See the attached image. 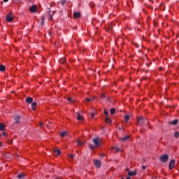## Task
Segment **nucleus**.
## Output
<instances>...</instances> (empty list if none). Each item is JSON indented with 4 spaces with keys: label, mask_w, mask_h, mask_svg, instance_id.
Here are the masks:
<instances>
[{
    "label": "nucleus",
    "mask_w": 179,
    "mask_h": 179,
    "mask_svg": "<svg viewBox=\"0 0 179 179\" xmlns=\"http://www.w3.org/2000/svg\"><path fill=\"white\" fill-rule=\"evenodd\" d=\"M92 141L95 146H100L101 145V140L99 137L94 138Z\"/></svg>",
    "instance_id": "nucleus-1"
},
{
    "label": "nucleus",
    "mask_w": 179,
    "mask_h": 179,
    "mask_svg": "<svg viewBox=\"0 0 179 179\" xmlns=\"http://www.w3.org/2000/svg\"><path fill=\"white\" fill-rule=\"evenodd\" d=\"M160 161L162 162V163H167V162H169V155H162Z\"/></svg>",
    "instance_id": "nucleus-2"
},
{
    "label": "nucleus",
    "mask_w": 179,
    "mask_h": 179,
    "mask_svg": "<svg viewBox=\"0 0 179 179\" xmlns=\"http://www.w3.org/2000/svg\"><path fill=\"white\" fill-rule=\"evenodd\" d=\"M176 166V159H172L171 160L169 166V170H173Z\"/></svg>",
    "instance_id": "nucleus-3"
},
{
    "label": "nucleus",
    "mask_w": 179,
    "mask_h": 179,
    "mask_svg": "<svg viewBox=\"0 0 179 179\" xmlns=\"http://www.w3.org/2000/svg\"><path fill=\"white\" fill-rule=\"evenodd\" d=\"M146 120H143V117H140L138 119V124L143 125V124H146Z\"/></svg>",
    "instance_id": "nucleus-4"
},
{
    "label": "nucleus",
    "mask_w": 179,
    "mask_h": 179,
    "mask_svg": "<svg viewBox=\"0 0 179 179\" xmlns=\"http://www.w3.org/2000/svg\"><path fill=\"white\" fill-rule=\"evenodd\" d=\"M6 22H12L13 20V17H12V14L9 13L6 16Z\"/></svg>",
    "instance_id": "nucleus-5"
},
{
    "label": "nucleus",
    "mask_w": 179,
    "mask_h": 179,
    "mask_svg": "<svg viewBox=\"0 0 179 179\" xmlns=\"http://www.w3.org/2000/svg\"><path fill=\"white\" fill-rule=\"evenodd\" d=\"M1 136L6 138V139H8V138H9V135L8 134V132L5 131V130H3L1 131Z\"/></svg>",
    "instance_id": "nucleus-6"
},
{
    "label": "nucleus",
    "mask_w": 179,
    "mask_h": 179,
    "mask_svg": "<svg viewBox=\"0 0 179 179\" xmlns=\"http://www.w3.org/2000/svg\"><path fill=\"white\" fill-rule=\"evenodd\" d=\"M53 153L55 156H59V155H61L62 152L61 150L59 149H55L53 150Z\"/></svg>",
    "instance_id": "nucleus-7"
},
{
    "label": "nucleus",
    "mask_w": 179,
    "mask_h": 179,
    "mask_svg": "<svg viewBox=\"0 0 179 179\" xmlns=\"http://www.w3.org/2000/svg\"><path fill=\"white\" fill-rule=\"evenodd\" d=\"M94 162L96 167L99 168L101 166V162H100V160L95 159Z\"/></svg>",
    "instance_id": "nucleus-8"
},
{
    "label": "nucleus",
    "mask_w": 179,
    "mask_h": 179,
    "mask_svg": "<svg viewBox=\"0 0 179 179\" xmlns=\"http://www.w3.org/2000/svg\"><path fill=\"white\" fill-rule=\"evenodd\" d=\"M30 12H32L33 13H34L36 10H37V6L36 5H33L30 9H29Z\"/></svg>",
    "instance_id": "nucleus-9"
},
{
    "label": "nucleus",
    "mask_w": 179,
    "mask_h": 179,
    "mask_svg": "<svg viewBox=\"0 0 179 179\" xmlns=\"http://www.w3.org/2000/svg\"><path fill=\"white\" fill-rule=\"evenodd\" d=\"M15 124H20V117L19 115L15 117Z\"/></svg>",
    "instance_id": "nucleus-10"
},
{
    "label": "nucleus",
    "mask_w": 179,
    "mask_h": 179,
    "mask_svg": "<svg viewBox=\"0 0 179 179\" xmlns=\"http://www.w3.org/2000/svg\"><path fill=\"white\" fill-rule=\"evenodd\" d=\"M128 176H129V177H134V176H136V171H129Z\"/></svg>",
    "instance_id": "nucleus-11"
},
{
    "label": "nucleus",
    "mask_w": 179,
    "mask_h": 179,
    "mask_svg": "<svg viewBox=\"0 0 179 179\" xmlns=\"http://www.w3.org/2000/svg\"><path fill=\"white\" fill-rule=\"evenodd\" d=\"M77 119L78 121H83V116L80 113H77Z\"/></svg>",
    "instance_id": "nucleus-12"
},
{
    "label": "nucleus",
    "mask_w": 179,
    "mask_h": 179,
    "mask_svg": "<svg viewBox=\"0 0 179 179\" xmlns=\"http://www.w3.org/2000/svg\"><path fill=\"white\" fill-rule=\"evenodd\" d=\"M26 103H28V104H30V103H33V98L27 97L26 99Z\"/></svg>",
    "instance_id": "nucleus-13"
},
{
    "label": "nucleus",
    "mask_w": 179,
    "mask_h": 179,
    "mask_svg": "<svg viewBox=\"0 0 179 179\" xmlns=\"http://www.w3.org/2000/svg\"><path fill=\"white\" fill-rule=\"evenodd\" d=\"M73 17L76 18V19H78V17H80V13L79 12H76L73 13Z\"/></svg>",
    "instance_id": "nucleus-14"
},
{
    "label": "nucleus",
    "mask_w": 179,
    "mask_h": 179,
    "mask_svg": "<svg viewBox=\"0 0 179 179\" xmlns=\"http://www.w3.org/2000/svg\"><path fill=\"white\" fill-rule=\"evenodd\" d=\"M129 140V135L126 136L125 137H123L121 138V141L123 142H127V141Z\"/></svg>",
    "instance_id": "nucleus-15"
},
{
    "label": "nucleus",
    "mask_w": 179,
    "mask_h": 179,
    "mask_svg": "<svg viewBox=\"0 0 179 179\" xmlns=\"http://www.w3.org/2000/svg\"><path fill=\"white\" fill-rule=\"evenodd\" d=\"M67 100H68L69 103H70L71 104L75 103V101H75V99H73V98H71V97H69V98L67 99Z\"/></svg>",
    "instance_id": "nucleus-16"
},
{
    "label": "nucleus",
    "mask_w": 179,
    "mask_h": 179,
    "mask_svg": "<svg viewBox=\"0 0 179 179\" xmlns=\"http://www.w3.org/2000/svg\"><path fill=\"white\" fill-rule=\"evenodd\" d=\"M105 122H106V124H111V119H110L108 116H106L105 119Z\"/></svg>",
    "instance_id": "nucleus-17"
},
{
    "label": "nucleus",
    "mask_w": 179,
    "mask_h": 179,
    "mask_svg": "<svg viewBox=\"0 0 179 179\" xmlns=\"http://www.w3.org/2000/svg\"><path fill=\"white\" fill-rule=\"evenodd\" d=\"M36 106H37V102H32L31 107L33 111H36Z\"/></svg>",
    "instance_id": "nucleus-18"
},
{
    "label": "nucleus",
    "mask_w": 179,
    "mask_h": 179,
    "mask_svg": "<svg viewBox=\"0 0 179 179\" xmlns=\"http://www.w3.org/2000/svg\"><path fill=\"white\" fill-rule=\"evenodd\" d=\"M169 124H171V125H177V124H178V120H175L172 122H170Z\"/></svg>",
    "instance_id": "nucleus-19"
},
{
    "label": "nucleus",
    "mask_w": 179,
    "mask_h": 179,
    "mask_svg": "<svg viewBox=\"0 0 179 179\" xmlns=\"http://www.w3.org/2000/svg\"><path fill=\"white\" fill-rule=\"evenodd\" d=\"M24 177H26V175L23 173H21L17 176V178H24Z\"/></svg>",
    "instance_id": "nucleus-20"
},
{
    "label": "nucleus",
    "mask_w": 179,
    "mask_h": 179,
    "mask_svg": "<svg viewBox=\"0 0 179 179\" xmlns=\"http://www.w3.org/2000/svg\"><path fill=\"white\" fill-rule=\"evenodd\" d=\"M6 69V66H5V65H3V64H1V72L5 71Z\"/></svg>",
    "instance_id": "nucleus-21"
},
{
    "label": "nucleus",
    "mask_w": 179,
    "mask_h": 179,
    "mask_svg": "<svg viewBox=\"0 0 179 179\" xmlns=\"http://www.w3.org/2000/svg\"><path fill=\"white\" fill-rule=\"evenodd\" d=\"M96 99V96L92 97V98H87L86 101L88 102L93 101V100Z\"/></svg>",
    "instance_id": "nucleus-22"
},
{
    "label": "nucleus",
    "mask_w": 179,
    "mask_h": 179,
    "mask_svg": "<svg viewBox=\"0 0 179 179\" xmlns=\"http://www.w3.org/2000/svg\"><path fill=\"white\" fill-rule=\"evenodd\" d=\"M68 134V132L66 131H63L62 133H60V136L62 138H64V136H66V135Z\"/></svg>",
    "instance_id": "nucleus-23"
},
{
    "label": "nucleus",
    "mask_w": 179,
    "mask_h": 179,
    "mask_svg": "<svg viewBox=\"0 0 179 179\" xmlns=\"http://www.w3.org/2000/svg\"><path fill=\"white\" fill-rule=\"evenodd\" d=\"M124 121L126 122H128V121H129V115H127L124 116Z\"/></svg>",
    "instance_id": "nucleus-24"
},
{
    "label": "nucleus",
    "mask_w": 179,
    "mask_h": 179,
    "mask_svg": "<svg viewBox=\"0 0 179 179\" xmlns=\"http://www.w3.org/2000/svg\"><path fill=\"white\" fill-rule=\"evenodd\" d=\"M5 131V124L1 123V131Z\"/></svg>",
    "instance_id": "nucleus-25"
},
{
    "label": "nucleus",
    "mask_w": 179,
    "mask_h": 179,
    "mask_svg": "<svg viewBox=\"0 0 179 179\" xmlns=\"http://www.w3.org/2000/svg\"><path fill=\"white\" fill-rule=\"evenodd\" d=\"M110 113V114H112V115H113V114H115V108H111Z\"/></svg>",
    "instance_id": "nucleus-26"
},
{
    "label": "nucleus",
    "mask_w": 179,
    "mask_h": 179,
    "mask_svg": "<svg viewBox=\"0 0 179 179\" xmlns=\"http://www.w3.org/2000/svg\"><path fill=\"white\" fill-rule=\"evenodd\" d=\"M89 148L90 149H91L92 150H94V149L96 148V146L94 145H89Z\"/></svg>",
    "instance_id": "nucleus-27"
},
{
    "label": "nucleus",
    "mask_w": 179,
    "mask_h": 179,
    "mask_svg": "<svg viewBox=\"0 0 179 179\" xmlns=\"http://www.w3.org/2000/svg\"><path fill=\"white\" fill-rule=\"evenodd\" d=\"M60 62H61L62 64H65V62H66V59L65 58H62V59H60Z\"/></svg>",
    "instance_id": "nucleus-28"
},
{
    "label": "nucleus",
    "mask_w": 179,
    "mask_h": 179,
    "mask_svg": "<svg viewBox=\"0 0 179 179\" xmlns=\"http://www.w3.org/2000/svg\"><path fill=\"white\" fill-rule=\"evenodd\" d=\"M77 144L79 145L80 146H82V145H83V143L79 140H77Z\"/></svg>",
    "instance_id": "nucleus-29"
},
{
    "label": "nucleus",
    "mask_w": 179,
    "mask_h": 179,
    "mask_svg": "<svg viewBox=\"0 0 179 179\" xmlns=\"http://www.w3.org/2000/svg\"><path fill=\"white\" fill-rule=\"evenodd\" d=\"M174 136H175V138H178V136H179V132H178V131H176V132L174 133Z\"/></svg>",
    "instance_id": "nucleus-30"
},
{
    "label": "nucleus",
    "mask_w": 179,
    "mask_h": 179,
    "mask_svg": "<svg viewBox=\"0 0 179 179\" xmlns=\"http://www.w3.org/2000/svg\"><path fill=\"white\" fill-rule=\"evenodd\" d=\"M68 157H71V159H74L75 158V155H68Z\"/></svg>",
    "instance_id": "nucleus-31"
},
{
    "label": "nucleus",
    "mask_w": 179,
    "mask_h": 179,
    "mask_svg": "<svg viewBox=\"0 0 179 179\" xmlns=\"http://www.w3.org/2000/svg\"><path fill=\"white\" fill-rule=\"evenodd\" d=\"M66 3V0H62L61 5H65Z\"/></svg>",
    "instance_id": "nucleus-32"
},
{
    "label": "nucleus",
    "mask_w": 179,
    "mask_h": 179,
    "mask_svg": "<svg viewBox=\"0 0 179 179\" xmlns=\"http://www.w3.org/2000/svg\"><path fill=\"white\" fill-rule=\"evenodd\" d=\"M106 97H107V96L104 94H101V99H104Z\"/></svg>",
    "instance_id": "nucleus-33"
},
{
    "label": "nucleus",
    "mask_w": 179,
    "mask_h": 179,
    "mask_svg": "<svg viewBox=\"0 0 179 179\" xmlns=\"http://www.w3.org/2000/svg\"><path fill=\"white\" fill-rule=\"evenodd\" d=\"M103 113H104L105 115H106V116L108 115V111H107L106 110H104Z\"/></svg>",
    "instance_id": "nucleus-34"
},
{
    "label": "nucleus",
    "mask_w": 179,
    "mask_h": 179,
    "mask_svg": "<svg viewBox=\"0 0 179 179\" xmlns=\"http://www.w3.org/2000/svg\"><path fill=\"white\" fill-rule=\"evenodd\" d=\"M142 169H143V170H146V166L143 165V166H142Z\"/></svg>",
    "instance_id": "nucleus-35"
},
{
    "label": "nucleus",
    "mask_w": 179,
    "mask_h": 179,
    "mask_svg": "<svg viewBox=\"0 0 179 179\" xmlns=\"http://www.w3.org/2000/svg\"><path fill=\"white\" fill-rule=\"evenodd\" d=\"M94 115H95L94 113H91L92 118H93L94 117Z\"/></svg>",
    "instance_id": "nucleus-36"
},
{
    "label": "nucleus",
    "mask_w": 179,
    "mask_h": 179,
    "mask_svg": "<svg viewBox=\"0 0 179 179\" xmlns=\"http://www.w3.org/2000/svg\"><path fill=\"white\" fill-rule=\"evenodd\" d=\"M50 20H52V15H50V17H49Z\"/></svg>",
    "instance_id": "nucleus-37"
},
{
    "label": "nucleus",
    "mask_w": 179,
    "mask_h": 179,
    "mask_svg": "<svg viewBox=\"0 0 179 179\" xmlns=\"http://www.w3.org/2000/svg\"><path fill=\"white\" fill-rule=\"evenodd\" d=\"M116 150L117 152H120L121 149H120V148H117Z\"/></svg>",
    "instance_id": "nucleus-38"
},
{
    "label": "nucleus",
    "mask_w": 179,
    "mask_h": 179,
    "mask_svg": "<svg viewBox=\"0 0 179 179\" xmlns=\"http://www.w3.org/2000/svg\"><path fill=\"white\" fill-rule=\"evenodd\" d=\"M141 163H145V158H143V159H142Z\"/></svg>",
    "instance_id": "nucleus-39"
},
{
    "label": "nucleus",
    "mask_w": 179,
    "mask_h": 179,
    "mask_svg": "<svg viewBox=\"0 0 179 179\" xmlns=\"http://www.w3.org/2000/svg\"><path fill=\"white\" fill-rule=\"evenodd\" d=\"M109 30H113V27L111 26L108 27Z\"/></svg>",
    "instance_id": "nucleus-40"
},
{
    "label": "nucleus",
    "mask_w": 179,
    "mask_h": 179,
    "mask_svg": "<svg viewBox=\"0 0 179 179\" xmlns=\"http://www.w3.org/2000/svg\"><path fill=\"white\" fill-rule=\"evenodd\" d=\"M39 125H40V127H43V122H41L39 123Z\"/></svg>",
    "instance_id": "nucleus-41"
},
{
    "label": "nucleus",
    "mask_w": 179,
    "mask_h": 179,
    "mask_svg": "<svg viewBox=\"0 0 179 179\" xmlns=\"http://www.w3.org/2000/svg\"><path fill=\"white\" fill-rule=\"evenodd\" d=\"M3 2L6 3V2H9V0H3Z\"/></svg>",
    "instance_id": "nucleus-42"
},
{
    "label": "nucleus",
    "mask_w": 179,
    "mask_h": 179,
    "mask_svg": "<svg viewBox=\"0 0 179 179\" xmlns=\"http://www.w3.org/2000/svg\"><path fill=\"white\" fill-rule=\"evenodd\" d=\"M105 155L104 154H101V157H104Z\"/></svg>",
    "instance_id": "nucleus-43"
},
{
    "label": "nucleus",
    "mask_w": 179,
    "mask_h": 179,
    "mask_svg": "<svg viewBox=\"0 0 179 179\" xmlns=\"http://www.w3.org/2000/svg\"><path fill=\"white\" fill-rule=\"evenodd\" d=\"M126 179H131V178L130 177H127Z\"/></svg>",
    "instance_id": "nucleus-44"
},
{
    "label": "nucleus",
    "mask_w": 179,
    "mask_h": 179,
    "mask_svg": "<svg viewBox=\"0 0 179 179\" xmlns=\"http://www.w3.org/2000/svg\"><path fill=\"white\" fill-rule=\"evenodd\" d=\"M112 149H115V147H113Z\"/></svg>",
    "instance_id": "nucleus-45"
},
{
    "label": "nucleus",
    "mask_w": 179,
    "mask_h": 179,
    "mask_svg": "<svg viewBox=\"0 0 179 179\" xmlns=\"http://www.w3.org/2000/svg\"><path fill=\"white\" fill-rule=\"evenodd\" d=\"M56 179H61V178H57Z\"/></svg>",
    "instance_id": "nucleus-46"
},
{
    "label": "nucleus",
    "mask_w": 179,
    "mask_h": 179,
    "mask_svg": "<svg viewBox=\"0 0 179 179\" xmlns=\"http://www.w3.org/2000/svg\"><path fill=\"white\" fill-rule=\"evenodd\" d=\"M0 129H1V124H0Z\"/></svg>",
    "instance_id": "nucleus-47"
},
{
    "label": "nucleus",
    "mask_w": 179,
    "mask_h": 179,
    "mask_svg": "<svg viewBox=\"0 0 179 179\" xmlns=\"http://www.w3.org/2000/svg\"><path fill=\"white\" fill-rule=\"evenodd\" d=\"M119 129H121V128H120V127H119Z\"/></svg>",
    "instance_id": "nucleus-48"
},
{
    "label": "nucleus",
    "mask_w": 179,
    "mask_h": 179,
    "mask_svg": "<svg viewBox=\"0 0 179 179\" xmlns=\"http://www.w3.org/2000/svg\"><path fill=\"white\" fill-rule=\"evenodd\" d=\"M0 71H1V66H0Z\"/></svg>",
    "instance_id": "nucleus-49"
},
{
    "label": "nucleus",
    "mask_w": 179,
    "mask_h": 179,
    "mask_svg": "<svg viewBox=\"0 0 179 179\" xmlns=\"http://www.w3.org/2000/svg\"><path fill=\"white\" fill-rule=\"evenodd\" d=\"M122 179H124V178H122Z\"/></svg>",
    "instance_id": "nucleus-50"
}]
</instances>
